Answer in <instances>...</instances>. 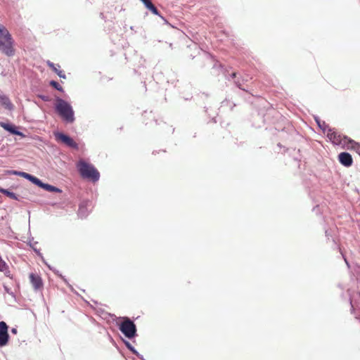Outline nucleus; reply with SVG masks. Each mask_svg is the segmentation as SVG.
I'll list each match as a JSON object with an SVG mask.
<instances>
[{
    "label": "nucleus",
    "mask_w": 360,
    "mask_h": 360,
    "mask_svg": "<svg viewBox=\"0 0 360 360\" xmlns=\"http://www.w3.org/2000/svg\"><path fill=\"white\" fill-rule=\"evenodd\" d=\"M53 135L56 141L62 143L70 148L78 150V144L69 135L61 131H54Z\"/></svg>",
    "instance_id": "423d86ee"
},
{
    "label": "nucleus",
    "mask_w": 360,
    "mask_h": 360,
    "mask_svg": "<svg viewBox=\"0 0 360 360\" xmlns=\"http://www.w3.org/2000/svg\"><path fill=\"white\" fill-rule=\"evenodd\" d=\"M154 122H155V124L157 125H160V122H162V121H159L158 119H155L154 120Z\"/></svg>",
    "instance_id": "2f4dec72"
},
{
    "label": "nucleus",
    "mask_w": 360,
    "mask_h": 360,
    "mask_svg": "<svg viewBox=\"0 0 360 360\" xmlns=\"http://www.w3.org/2000/svg\"><path fill=\"white\" fill-rule=\"evenodd\" d=\"M11 333H12L13 334H15H15H17V333H18V330H17V328H11Z\"/></svg>",
    "instance_id": "7c9ffc66"
},
{
    "label": "nucleus",
    "mask_w": 360,
    "mask_h": 360,
    "mask_svg": "<svg viewBox=\"0 0 360 360\" xmlns=\"http://www.w3.org/2000/svg\"><path fill=\"white\" fill-rule=\"evenodd\" d=\"M54 105L55 111L61 119L68 124H72L75 120V112L71 104L67 101L56 96Z\"/></svg>",
    "instance_id": "f257e3e1"
},
{
    "label": "nucleus",
    "mask_w": 360,
    "mask_h": 360,
    "mask_svg": "<svg viewBox=\"0 0 360 360\" xmlns=\"http://www.w3.org/2000/svg\"><path fill=\"white\" fill-rule=\"evenodd\" d=\"M18 170H8V171H7V174H10V175H15V176H17L18 175Z\"/></svg>",
    "instance_id": "c85d7f7f"
},
{
    "label": "nucleus",
    "mask_w": 360,
    "mask_h": 360,
    "mask_svg": "<svg viewBox=\"0 0 360 360\" xmlns=\"http://www.w3.org/2000/svg\"><path fill=\"white\" fill-rule=\"evenodd\" d=\"M163 125H164V126H165V127H167L168 128L169 131L172 134V133H174V128H172V126H170V127L167 126V125L166 124V123H165V122H163Z\"/></svg>",
    "instance_id": "c756f323"
},
{
    "label": "nucleus",
    "mask_w": 360,
    "mask_h": 360,
    "mask_svg": "<svg viewBox=\"0 0 360 360\" xmlns=\"http://www.w3.org/2000/svg\"><path fill=\"white\" fill-rule=\"evenodd\" d=\"M8 265L2 259V258H0V271L4 272L8 270Z\"/></svg>",
    "instance_id": "393cba45"
},
{
    "label": "nucleus",
    "mask_w": 360,
    "mask_h": 360,
    "mask_svg": "<svg viewBox=\"0 0 360 360\" xmlns=\"http://www.w3.org/2000/svg\"><path fill=\"white\" fill-rule=\"evenodd\" d=\"M17 176L23 177L25 179L32 182V184L34 183L35 179L37 177L31 174H29V173H27V172H22V171H18Z\"/></svg>",
    "instance_id": "412c9836"
},
{
    "label": "nucleus",
    "mask_w": 360,
    "mask_h": 360,
    "mask_svg": "<svg viewBox=\"0 0 360 360\" xmlns=\"http://www.w3.org/2000/svg\"><path fill=\"white\" fill-rule=\"evenodd\" d=\"M4 272L5 273V275H6V276H8V277H9V276H10V271H7V270H6V271H4Z\"/></svg>",
    "instance_id": "473e14b6"
},
{
    "label": "nucleus",
    "mask_w": 360,
    "mask_h": 360,
    "mask_svg": "<svg viewBox=\"0 0 360 360\" xmlns=\"http://www.w3.org/2000/svg\"><path fill=\"white\" fill-rule=\"evenodd\" d=\"M8 330V326L4 321H0V332H7Z\"/></svg>",
    "instance_id": "a878e982"
},
{
    "label": "nucleus",
    "mask_w": 360,
    "mask_h": 360,
    "mask_svg": "<svg viewBox=\"0 0 360 360\" xmlns=\"http://www.w3.org/2000/svg\"><path fill=\"white\" fill-rule=\"evenodd\" d=\"M41 260L43 261V262L46 264V266L51 270L56 275H57L58 277H60L65 283L68 284V281L67 279L65 278V276H63L60 272L59 271H58L57 269H56L55 268L52 267L51 265H49L44 259V258L43 257V259H41Z\"/></svg>",
    "instance_id": "aec40b11"
},
{
    "label": "nucleus",
    "mask_w": 360,
    "mask_h": 360,
    "mask_svg": "<svg viewBox=\"0 0 360 360\" xmlns=\"http://www.w3.org/2000/svg\"><path fill=\"white\" fill-rule=\"evenodd\" d=\"M49 85L54 88L55 89L59 91L60 92H64L63 88L60 86V84L55 81V80H51L49 82Z\"/></svg>",
    "instance_id": "5701e85b"
},
{
    "label": "nucleus",
    "mask_w": 360,
    "mask_h": 360,
    "mask_svg": "<svg viewBox=\"0 0 360 360\" xmlns=\"http://www.w3.org/2000/svg\"><path fill=\"white\" fill-rule=\"evenodd\" d=\"M339 162L345 167H349L353 163V159L350 153L347 152H342L338 155Z\"/></svg>",
    "instance_id": "9b49d317"
},
{
    "label": "nucleus",
    "mask_w": 360,
    "mask_h": 360,
    "mask_svg": "<svg viewBox=\"0 0 360 360\" xmlns=\"http://www.w3.org/2000/svg\"><path fill=\"white\" fill-rule=\"evenodd\" d=\"M90 204L91 202L89 200H84L79 204L77 214L80 218H86L89 215L88 207Z\"/></svg>",
    "instance_id": "ddd939ff"
},
{
    "label": "nucleus",
    "mask_w": 360,
    "mask_h": 360,
    "mask_svg": "<svg viewBox=\"0 0 360 360\" xmlns=\"http://www.w3.org/2000/svg\"><path fill=\"white\" fill-rule=\"evenodd\" d=\"M5 290H6V292H8V289L7 288H5Z\"/></svg>",
    "instance_id": "c9c22d12"
},
{
    "label": "nucleus",
    "mask_w": 360,
    "mask_h": 360,
    "mask_svg": "<svg viewBox=\"0 0 360 360\" xmlns=\"http://www.w3.org/2000/svg\"><path fill=\"white\" fill-rule=\"evenodd\" d=\"M314 120L317 124L318 127L323 131V132L327 131V137L329 139L330 133H336L340 134L337 131V130L334 128H330L328 124H326L324 121H321V119L318 116H314Z\"/></svg>",
    "instance_id": "1a4fd4ad"
},
{
    "label": "nucleus",
    "mask_w": 360,
    "mask_h": 360,
    "mask_svg": "<svg viewBox=\"0 0 360 360\" xmlns=\"http://www.w3.org/2000/svg\"><path fill=\"white\" fill-rule=\"evenodd\" d=\"M144 360H146V359H144Z\"/></svg>",
    "instance_id": "e433bc0d"
},
{
    "label": "nucleus",
    "mask_w": 360,
    "mask_h": 360,
    "mask_svg": "<svg viewBox=\"0 0 360 360\" xmlns=\"http://www.w3.org/2000/svg\"><path fill=\"white\" fill-rule=\"evenodd\" d=\"M1 193L5 195L6 196L8 197L11 199L20 201V195H17L16 193L11 191L9 189L3 188L1 191Z\"/></svg>",
    "instance_id": "f3484780"
},
{
    "label": "nucleus",
    "mask_w": 360,
    "mask_h": 360,
    "mask_svg": "<svg viewBox=\"0 0 360 360\" xmlns=\"http://www.w3.org/2000/svg\"><path fill=\"white\" fill-rule=\"evenodd\" d=\"M236 105V103L226 98L221 102V107L229 106L231 110H232Z\"/></svg>",
    "instance_id": "b1692460"
},
{
    "label": "nucleus",
    "mask_w": 360,
    "mask_h": 360,
    "mask_svg": "<svg viewBox=\"0 0 360 360\" xmlns=\"http://www.w3.org/2000/svg\"><path fill=\"white\" fill-rule=\"evenodd\" d=\"M238 73L237 72H232L231 75H230V77H231L232 79H233V82H234V84H236V86L239 88L240 89L245 91V92H249V90L248 89H245V88H243V85L248 82V79H245V78H243V77H238L237 76Z\"/></svg>",
    "instance_id": "f8f14e48"
},
{
    "label": "nucleus",
    "mask_w": 360,
    "mask_h": 360,
    "mask_svg": "<svg viewBox=\"0 0 360 360\" xmlns=\"http://www.w3.org/2000/svg\"><path fill=\"white\" fill-rule=\"evenodd\" d=\"M80 176L84 179L96 182L100 179V173L98 169L91 163L80 160L77 165Z\"/></svg>",
    "instance_id": "7ed1b4c3"
},
{
    "label": "nucleus",
    "mask_w": 360,
    "mask_h": 360,
    "mask_svg": "<svg viewBox=\"0 0 360 360\" xmlns=\"http://www.w3.org/2000/svg\"><path fill=\"white\" fill-rule=\"evenodd\" d=\"M47 65L49 68H51L53 70L54 72H56L60 78H66V75L64 73V72L57 68L53 63L49 60L47 62Z\"/></svg>",
    "instance_id": "a211bd4d"
},
{
    "label": "nucleus",
    "mask_w": 360,
    "mask_h": 360,
    "mask_svg": "<svg viewBox=\"0 0 360 360\" xmlns=\"http://www.w3.org/2000/svg\"><path fill=\"white\" fill-rule=\"evenodd\" d=\"M37 96L45 102H48V101H51L50 98L48 96H46L44 94H37Z\"/></svg>",
    "instance_id": "bb28decb"
},
{
    "label": "nucleus",
    "mask_w": 360,
    "mask_h": 360,
    "mask_svg": "<svg viewBox=\"0 0 360 360\" xmlns=\"http://www.w3.org/2000/svg\"><path fill=\"white\" fill-rule=\"evenodd\" d=\"M10 339L8 332H0V347L6 346Z\"/></svg>",
    "instance_id": "6ab92c4d"
},
{
    "label": "nucleus",
    "mask_w": 360,
    "mask_h": 360,
    "mask_svg": "<svg viewBox=\"0 0 360 360\" xmlns=\"http://www.w3.org/2000/svg\"><path fill=\"white\" fill-rule=\"evenodd\" d=\"M145 6L146 8H148L152 13L154 15H158L160 18L165 22V24H168L167 20L165 17L160 15L158 9L155 6V5L152 3L150 0H140Z\"/></svg>",
    "instance_id": "9d476101"
},
{
    "label": "nucleus",
    "mask_w": 360,
    "mask_h": 360,
    "mask_svg": "<svg viewBox=\"0 0 360 360\" xmlns=\"http://www.w3.org/2000/svg\"><path fill=\"white\" fill-rule=\"evenodd\" d=\"M329 139L335 145H343L347 148L354 149L360 155V143L354 141L346 135L341 134L330 133Z\"/></svg>",
    "instance_id": "20e7f679"
},
{
    "label": "nucleus",
    "mask_w": 360,
    "mask_h": 360,
    "mask_svg": "<svg viewBox=\"0 0 360 360\" xmlns=\"http://www.w3.org/2000/svg\"><path fill=\"white\" fill-rule=\"evenodd\" d=\"M33 184H34L35 186H38L40 188L44 189L46 191H49L51 193H62V190L60 188H59L55 186L51 185L49 184L44 183L37 177H36Z\"/></svg>",
    "instance_id": "6e6552de"
},
{
    "label": "nucleus",
    "mask_w": 360,
    "mask_h": 360,
    "mask_svg": "<svg viewBox=\"0 0 360 360\" xmlns=\"http://www.w3.org/2000/svg\"><path fill=\"white\" fill-rule=\"evenodd\" d=\"M30 280L34 290H39L43 287V281L40 276L31 273L30 274Z\"/></svg>",
    "instance_id": "4468645a"
},
{
    "label": "nucleus",
    "mask_w": 360,
    "mask_h": 360,
    "mask_svg": "<svg viewBox=\"0 0 360 360\" xmlns=\"http://www.w3.org/2000/svg\"><path fill=\"white\" fill-rule=\"evenodd\" d=\"M33 237H30L29 238V240L27 242V245L34 250V252L37 253V255L41 257V259H43V255L40 252V250L34 247V245L35 244H37L38 243L36 241L34 242V243H32V240H33Z\"/></svg>",
    "instance_id": "4be33fe9"
},
{
    "label": "nucleus",
    "mask_w": 360,
    "mask_h": 360,
    "mask_svg": "<svg viewBox=\"0 0 360 360\" xmlns=\"http://www.w3.org/2000/svg\"><path fill=\"white\" fill-rule=\"evenodd\" d=\"M169 47L172 49V44H169Z\"/></svg>",
    "instance_id": "f704fd0d"
},
{
    "label": "nucleus",
    "mask_w": 360,
    "mask_h": 360,
    "mask_svg": "<svg viewBox=\"0 0 360 360\" xmlns=\"http://www.w3.org/2000/svg\"><path fill=\"white\" fill-rule=\"evenodd\" d=\"M119 330L128 339H133L137 336V328L134 322L129 317H122V321L117 324Z\"/></svg>",
    "instance_id": "39448f33"
},
{
    "label": "nucleus",
    "mask_w": 360,
    "mask_h": 360,
    "mask_svg": "<svg viewBox=\"0 0 360 360\" xmlns=\"http://www.w3.org/2000/svg\"><path fill=\"white\" fill-rule=\"evenodd\" d=\"M344 259H345V263H346L347 266L348 267H349V264L348 261L347 260V259H346L345 257H344Z\"/></svg>",
    "instance_id": "72a5a7b5"
},
{
    "label": "nucleus",
    "mask_w": 360,
    "mask_h": 360,
    "mask_svg": "<svg viewBox=\"0 0 360 360\" xmlns=\"http://www.w3.org/2000/svg\"><path fill=\"white\" fill-rule=\"evenodd\" d=\"M0 104L8 110H12L13 109V103L9 98L5 94H0Z\"/></svg>",
    "instance_id": "2eb2a0df"
},
{
    "label": "nucleus",
    "mask_w": 360,
    "mask_h": 360,
    "mask_svg": "<svg viewBox=\"0 0 360 360\" xmlns=\"http://www.w3.org/2000/svg\"><path fill=\"white\" fill-rule=\"evenodd\" d=\"M0 127L12 135L18 136L21 138L25 137V134L20 131L15 124L10 122H0Z\"/></svg>",
    "instance_id": "0eeeda50"
},
{
    "label": "nucleus",
    "mask_w": 360,
    "mask_h": 360,
    "mask_svg": "<svg viewBox=\"0 0 360 360\" xmlns=\"http://www.w3.org/2000/svg\"><path fill=\"white\" fill-rule=\"evenodd\" d=\"M325 233H326V236L327 237L328 239H330V238H332L333 241L335 242V239L333 238V236L331 235V231L330 230H326Z\"/></svg>",
    "instance_id": "cd10ccee"
},
{
    "label": "nucleus",
    "mask_w": 360,
    "mask_h": 360,
    "mask_svg": "<svg viewBox=\"0 0 360 360\" xmlns=\"http://www.w3.org/2000/svg\"><path fill=\"white\" fill-rule=\"evenodd\" d=\"M15 41L8 29L0 23V52L8 57L15 53Z\"/></svg>",
    "instance_id": "f03ea898"
},
{
    "label": "nucleus",
    "mask_w": 360,
    "mask_h": 360,
    "mask_svg": "<svg viewBox=\"0 0 360 360\" xmlns=\"http://www.w3.org/2000/svg\"><path fill=\"white\" fill-rule=\"evenodd\" d=\"M122 341L126 346V347L131 352L134 354H135L139 359L144 360V357L142 354H141L134 346L127 340L122 339Z\"/></svg>",
    "instance_id": "dca6fc26"
}]
</instances>
